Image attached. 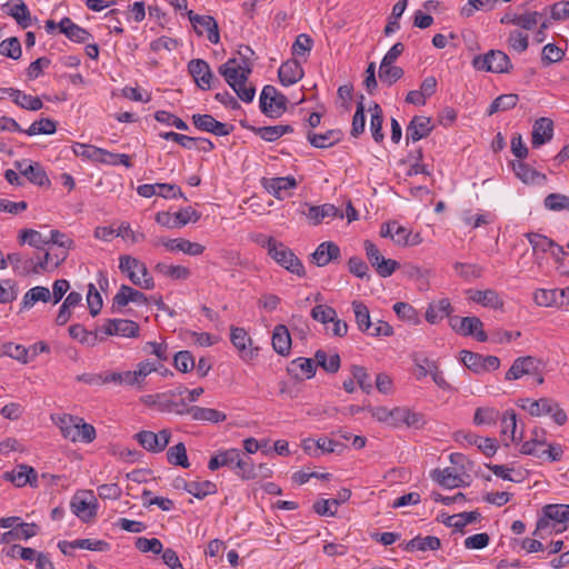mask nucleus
<instances>
[{"instance_id":"nucleus-1","label":"nucleus","mask_w":569,"mask_h":569,"mask_svg":"<svg viewBox=\"0 0 569 569\" xmlns=\"http://www.w3.org/2000/svg\"><path fill=\"white\" fill-rule=\"evenodd\" d=\"M472 67L493 73H509L512 70L510 58L501 50H489L485 54L473 57Z\"/></svg>"},{"instance_id":"nucleus-2","label":"nucleus","mask_w":569,"mask_h":569,"mask_svg":"<svg viewBox=\"0 0 569 569\" xmlns=\"http://www.w3.org/2000/svg\"><path fill=\"white\" fill-rule=\"evenodd\" d=\"M269 256L282 268L299 277L306 276L305 267L295 252L282 242L269 249Z\"/></svg>"},{"instance_id":"nucleus-3","label":"nucleus","mask_w":569,"mask_h":569,"mask_svg":"<svg viewBox=\"0 0 569 569\" xmlns=\"http://www.w3.org/2000/svg\"><path fill=\"white\" fill-rule=\"evenodd\" d=\"M450 327L459 335L468 337L473 336L477 341L485 342L488 340V335L482 329L483 323L478 317H450Z\"/></svg>"},{"instance_id":"nucleus-4","label":"nucleus","mask_w":569,"mask_h":569,"mask_svg":"<svg viewBox=\"0 0 569 569\" xmlns=\"http://www.w3.org/2000/svg\"><path fill=\"white\" fill-rule=\"evenodd\" d=\"M188 72L201 90H210L220 84L209 63L203 59H192L188 63Z\"/></svg>"},{"instance_id":"nucleus-5","label":"nucleus","mask_w":569,"mask_h":569,"mask_svg":"<svg viewBox=\"0 0 569 569\" xmlns=\"http://www.w3.org/2000/svg\"><path fill=\"white\" fill-rule=\"evenodd\" d=\"M522 401L529 402L528 412L533 417L551 415L555 422L559 426L565 425L567 421L566 412L550 398H540L538 400L525 398Z\"/></svg>"},{"instance_id":"nucleus-6","label":"nucleus","mask_w":569,"mask_h":569,"mask_svg":"<svg viewBox=\"0 0 569 569\" xmlns=\"http://www.w3.org/2000/svg\"><path fill=\"white\" fill-rule=\"evenodd\" d=\"M230 340L243 360L249 361L258 356L259 347H252V339L240 327H231Z\"/></svg>"},{"instance_id":"nucleus-7","label":"nucleus","mask_w":569,"mask_h":569,"mask_svg":"<svg viewBox=\"0 0 569 569\" xmlns=\"http://www.w3.org/2000/svg\"><path fill=\"white\" fill-rule=\"evenodd\" d=\"M541 360L536 357H519L512 362L510 369L506 372L505 379L510 381L520 379L525 375H538L539 367H541Z\"/></svg>"},{"instance_id":"nucleus-8","label":"nucleus","mask_w":569,"mask_h":569,"mask_svg":"<svg viewBox=\"0 0 569 569\" xmlns=\"http://www.w3.org/2000/svg\"><path fill=\"white\" fill-rule=\"evenodd\" d=\"M192 124L200 131L224 137L232 132L233 126L216 120L211 114L196 113L191 117Z\"/></svg>"},{"instance_id":"nucleus-9","label":"nucleus","mask_w":569,"mask_h":569,"mask_svg":"<svg viewBox=\"0 0 569 569\" xmlns=\"http://www.w3.org/2000/svg\"><path fill=\"white\" fill-rule=\"evenodd\" d=\"M188 18L198 36H202L203 31L201 28L207 30L208 32V40L211 43H219L220 41V34H219V27L216 21V19L211 16H200L194 13L192 10H189L187 12Z\"/></svg>"},{"instance_id":"nucleus-10","label":"nucleus","mask_w":569,"mask_h":569,"mask_svg":"<svg viewBox=\"0 0 569 569\" xmlns=\"http://www.w3.org/2000/svg\"><path fill=\"white\" fill-rule=\"evenodd\" d=\"M129 302L147 305L149 299L142 291L127 284H121L112 299V312H120Z\"/></svg>"},{"instance_id":"nucleus-11","label":"nucleus","mask_w":569,"mask_h":569,"mask_svg":"<svg viewBox=\"0 0 569 569\" xmlns=\"http://www.w3.org/2000/svg\"><path fill=\"white\" fill-rule=\"evenodd\" d=\"M435 126L432 124L431 118L425 116H415L406 129V142H417L423 138H427Z\"/></svg>"},{"instance_id":"nucleus-12","label":"nucleus","mask_w":569,"mask_h":569,"mask_svg":"<svg viewBox=\"0 0 569 569\" xmlns=\"http://www.w3.org/2000/svg\"><path fill=\"white\" fill-rule=\"evenodd\" d=\"M453 438L456 441L466 440L469 445L477 446L486 457L495 456L499 447L496 438H483L471 432L457 431Z\"/></svg>"},{"instance_id":"nucleus-13","label":"nucleus","mask_w":569,"mask_h":569,"mask_svg":"<svg viewBox=\"0 0 569 569\" xmlns=\"http://www.w3.org/2000/svg\"><path fill=\"white\" fill-rule=\"evenodd\" d=\"M89 493L92 495L91 492ZM91 497L92 501H87L83 495L76 493L70 501L72 512L83 522H89L97 516V499L93 496Z\"/></svg>"},{"instance_id":"nucleus-14","label":"nucleus","mask_w":569,"mask_h":569,"mask_svg":"<svg viewBox=\"0 0 569 569\" xmlns=\"http://www.w3.org/2000/svg\"><path fill=\"white\" fill-rule=\"evenodd\" d=\"M316 371L317 363L311 358L299 357L292 360L287 367L288 375L297 381L315 377Z\"/></svg>"},{"instance_id":"nucleus-15","label":"nucleus","mask_w":569,"mask_h":569,"mask_svg":"<svg viewBox=\"0 0 569 569\" xmlns=\"http://www.w3.org/2000/svg\"><path fill=\"white\" fill-rule=\"evenodd\" d=\"M553 121L550 118L541 117L537 119L532 127L531 144L539 148L549 142L553 137Z\"/></svg>"},{"instance_id":"nucleus-16","label":"nucleus","mask_w":569,"mask_h":569,"mask_svg":"<svg viewBox=\"0 0 569 569\" xmlns=\"http://www.w3.org/2000/svg\"><path fill=\"white\" fill-rule=\"evenodd\" d=\"M261 184L274 198L283 199V192H287L297 187V181L293 177H277V178H262Z\"/></svg>"},{"instance_id":"nucleus-17","label":"nucleus","mask_w":569,"mask_h":569,"mask_svg":"<svg viewBox=\"0 0 569 569\" xmlns=\"http://www.w3.org/2000/svg\"><path fill=\"white\" fill-rule=\"evenodd\" d=\"M340 254V248L337 243L325 241L317 247L311 254V259L318 267H325L329 262L338 260Z\"/></svg>"},{"instance_id":"nucleus-18","label":"nucleus","mask_w":569,"mask_h":569,"mask_svg":"<svg viewBox=\"0 0 569 569\" xmlns=\"http://www.w3.org/2000/svg\"><path fill=\"white\" fill-rule=\"evenodd\" d=\"M343 137V132L340 129H330L325 133H316L311 130L307 132V140L315 148L325 149L335 146L340 142Z\"/></svg>"},{"instance_id":"nucleus-19","label":"nucleus","mask_w":569,"mask_h":569,"mask_svg":"<svg viewBox=\"0 0 569 569\" xmlns=\"http://www.w3.org/2000/svg\"><path fill=\"white\" fill-rule=\"evenodd\" d=\"M59 31L69 40L77 43H86L90 38H92L88 30L76 24L69 17L61 19L59 22Z\"/></svg>"},{"instance_id":"nucleus-20","label":"nucleus","mask_w":569,"mask_h":569,"mask_svg":"<svg viewBox=\"0 0 569 569\" xmlns=\"http://www.w3.org/2000/svg\"><path fill=\"white\" fill-rule=\"evenodd\" d=\"M303 77V69L296 59L282 63L278 70V78L282 86H291Z\"/></svg>"},{"instance_id":"nucleus-21","label":"nucleus","mask_w":569,"mask_h":569,"mask_svg":"<svg viewBox=\"0 0 569 569\" xmlns=\"http://www.w3.org/2000/svg\"><path fill=\"white\" fill-rule=\"evenodd\" d=\"M39 527L36 523L19 522L12 529L1 535L0 542L10 543L13 540H27L34 537Z\"/></svg>"},{"instance_id":"nucleus-22","label":"nucleus","mask_w":569,"mask_h":569,"mask_svg":"<svg viewBox=\"0 0 569 569\" xmlns=\"http://www.w3.org/2000/svg\"><path fill=\"white\" fill-rule=\"evenodd\" d=\"M512 169L516 176L527 184L533 183H545L547 181V177L545 173L537 171L530 164L522 162L520 160L511 162Z\"/></svg>"},{"instance_id":"nucleus-23","label":"nucleus","mask_w":569,"mask_h":569,"mask_svg":"<svg viewBox=\"0 0 569 569\" xmlns=\"http://www.w3.org/2000/svg\"><path fill=\"white\" fill-rule=\"evenodd\" d=\"M351 497V490L348 488H341L338 491V496L335 499H321L315 502L313 510L319 516L333 517L336 511L330 509L331 506L338 507L341 503L348 501Z\"/></svg>"},{"instance_id":"nucleus-24","label":"nucleus","mask_w":569,"mask_h":569,"mask_svg":"<svg viewBox=\"0 0 569 569\" xmlns=\"http://www.w3.org/2000/svg\"><path fill=\"white\" fill-rule=\"evenodd\" d=\"M58 548L61 552H66V548H80L87 549L91 551L104 552L110 550V543L104 540H96V539H77L74 541H59Z\"/></svg>"},{"instance_id":"nucleus-25","label":"nucleus","mask_w":569,"mask_h":569,"mask_svg":"<svg viewBox=\"0 0 569 569\" xmlns=\"http://www.w3.org/2000/svg\"><path fill=\"white\" fill-rule=\"evenodd\" d=\"M16 1L14 6H10L9 2L2 4V10L12 17L22 29H27L32 23L30 10L23 0Z\"/></svg>"},{"instance_id":"nucleus-26","label":"nucleus","mask_w":569,"mask_h":569,"mask_svg":"<svg viewBox=\"0 0 569 569\" xmlns=\"http://www.w3.org/2000/svg\"><path fill=\"white\" fill-rule=\"evenodd\" d=\"M272 348L280 356H288L291 351V336L284 325H277L272 333Z\"/></svg>"},{"instance_id":"nucleus-27","label":"nucleus","mask_w":569,"mask_h":569,"mask_svg":"<svg viewBox=\"0 0 569 569\" xmlns=\"http://www.w3.org/2000/svg\"><path fill=\"white\" fill-rule=\"evenodd\" d=\"M380 236L391 238L399 246H407L409 242L410 231L398 224L397 221H389L381 226Z\"/></svg>"},{"instance_id":"nucleus-28","label":"nucleus","mask_w":569,"mask_h":569,"mask_svg":"<svg viewBox=\"0 0 569 569\" xmlns=\"http://www.w3.org/2000/svg\"><path fill=\"white\" fill-rule=\"evenodd\" d=\"M162 246H164L169 251H182L189 256H199L204 251V247L202 244L191 242L184 238L168 239V241H162Z\"/></svg>"},{"instance_id":"nucleus-29","label":"nucleus","mask_w":569,"mask_h":569,"mask_svg":"<svg viewBox=\"0 0 569 569\" xmlns=\"http://www.w3.org/2000/svg\"><path fill=\"white\" fill-rule=\"evenodd\" d=\"M460 473L461 472L455 473L451 468L435 469L431 471V478L441 487L453 489L463 486Z\"/></svg>"},{"instance_id":"nucleus-30","label":"nucleus","mask_w":569,"mask_h":569,"mask_svg":"<svg viewBox=\"0 0 569 569\" xmlns=\"http://www.w3.org/2000/svg\"><path fill=\"white\" fill-rule=\"evenodd\" d=\"M308 218L313 221V224L321 223L326 218H343L342 211L335 204L325 203L321 206H310Z\"/></svg>"},{"instance_id":"nucleus-31","label":"nucleus","mask_w":569,"mask_h":569,"mask_svg":"<svg viewBox=\"0 0 569 569\" xmlns=\"http://www.w3.org/2000/svg\"><path fill=\"white\" fill-rule=\"evenodd\" d=\"M452 310L453 309L448 298L440 299L438 302H432L428 306L426 310V320L429 323L435 325L443 319V317H450Z\"/></svg>"},{"instance_id":"nucleus-32","label":"nucleus","mask_w":569,"mask_h":569,"mask_svg":"<svg viewBox=\"0 0 569 569\" xmlns=\"http://www.w3.org/2000/svg\"><path fill=\"white\" fill-rule=\"evenodd\" d=\"M257 136L262 140L272 142L278 140L280 137L293 132V128L290 124H278L268 127H249Z\"/></svg>"},{"instance_id":"nucleus-33","label":"nucleus","mask_w":569,"mask_h":569,"mask_svg":"<svg viewBox=\"0 0 569 569\" xmlns=\"http://www.w3.org/2000/svg\"><path fill=\"white\" fill-rule=\"evenodd\" d=\"M441 547V541L438 537L435 536H427V537H420L417 536L413 539L409 540L403 549L406 551L412 552L415 550L426 551V550H438Z\"/></svg>"},{"instance_id":"nucleus-34","label":"nucleus","mask_w":569,"mask_h":569,"mask_svg":"<svg viewBox=\"0 0 569 569\" xmlns=\"http://www.w3.org/2000/svg\"><path fill=\"white\" fill-rule=\"evenodd\" d=\"M51 292L47 287L37 286L26 292L21 302V310L32 308L38 301L49 302Z\"/></svg>"},{"instance_id":"nucleus-35","label":"nucleus","mask_w":569,"mask_h":569,"mask_svg":"<svg viewBox=\"0 0 569 569\" xmlns=\"http://www.w3.org/2000/svg\"><path fill=\"white\" fill-rule=\"evenodd\" d=\"M22 176H24L31 183L39 187H50L51 184L46 170L38 162L27 164L26 169L22 171Z\"/></svg>"},{"instance_id":"nucleus-36","label":"nucleus","mask_w":569,"mask_h":569,"mask_svg":"<svg viewBox=\"0 0 569 569\" xmlns=\"http://www.w3.org/2000/svg\"><path fill=\"white\" fill-rule=\"evenodd\" d=\"M183 489L197 499H203L204 497L217 492V485L209 480L190 482L183 481Z\"/></svg>"},{"instance_id":"nucleus-37","label":"nucleus","mask_w":569,"mask_h":569,"mask_svg":"<svg viewBox=\"0 0 569 569\" xmlns=\"http://www.w3.org/2000/svg\"><path fill=\"white\" fill-rule=\"evenodd\" d=\"M351 306L355 312L358 329L361 332L368 333L369 330L373 327L368 307L362 301L359 300L352 301Z\"/></svg>"},{"instance_id":"nucleus-38","label":"nucleus","mask_w":569,"mask_h":569,"mask_svg":"<svg viewBox=\"0 0 569 569\" xmlns=\"http://www.w3.org/2000/svg\"><path fill=\"white\" fill-rule=\"evenodd\" d=\"M189 415L193 420H202L210 422H222L227 419L226 413L212 409V408H202L198 406H192L189 408Z\"/></svg>"},{"instance_id":"nucleus-39","label":"nucleus","mask_w":569,"mask_h":569,"mask_svg":"<svg viewBox=\"0 0 569 569\" xmlns=\"http://www.w3.org/2000/svg\"><path fill=\"white\" fill-rule=\"evenodd\" d=\"M119 269L122 273L127 274L130 279V274L137 276L138 270L142 277L148 276V269L143 262L131 256H121L119 258Z\"/></svg>"},{"instance_id":"nucleus-40","label":"nucleus","mask_w":569,"mask_h":569,"mask_svg":"<svg viewBox=\"0 0 569 569\" xmlns=\"http://www.w3.org/2000/svg\"><path fill=\"white\" fill-rule=\"evenodd\" d=\"M472 295L470 296V299L477 303H480L483 307H491V308H501L503 306L502 300L499 298V295L492 290H475L471 291Z\"/></svg>"},{"instance_id":"nucleus-41","label":"nucleus","mask_w":569,"mask_h":569,"mask_svg":"<svg viewBox=\"0 0 569 569\" xmlns=\"http://www.w3.org/2000/svg\"><path fill=\"white\" fill-rule=\"evenodd\" d=\"M543 518L552 520L557 523H567L569 522V505L555 503V505H546L542 508Z\"/></svg>"},{"instance_id":"nucleus-42","label":"nucleus","mask_w":569,"mask_h":569,"mask_svg":"<svg viewBox=\"0 0 569 569\" xmlns=\"http://www.w3.org/2000/svg\"><path fill=\"white\" fill-rule=\"evenodd\" d=\"M371 120H370V130L372 133V138L377 143H381L385 139V134L382 131L383 123V112L381 107L373 102L372 107H370Z\"/></svg>"},{"instance_id":"nucleus-43","label":"nucleus","mask_w":569,"mask_h":569,"mask_svg":"<svg viewBox=\"0 0 569 569\" xmlns=\"http://www.w3.org/2000/svg\"><path fill=\"white\" fill-rule=\"evenodd\" d=\"M154 271L164 277L171 278L173 280H186L191 274L190 269L187 267L172 266V264H167L164 262H158L154 266Z\"/></svg>"},{"instance_id":"nucleus-44","label":"nucleus","mask_w":569,"mask_h":569,"mask_svg":"<svg viewBox=\"0 0 569 569\" xmlns=\"http://www.w3.org/2000/svg\"><path fill=\"white\" fill-rule=\"evenodd\" d=\"M315 361L317 367L319 366L328 373H336L340 369V356L335 353L328 358L327 352L319 349L315 353Z\"/></svg>"},{"instance_id":"nucleus-45","label":"nucleus","mask_w":569,"mask_h":569,"mask_svg":"<svg viewBox=\"0 0 569 569\" xmlns=\"http://www.w3.org/2000/svg\"><path fill=\"white\" fill-rule=\"evenodd\" d=\"M69 335L71 338L79 340L81 343H88L90 346H94L97 341L104 340L103 336H99L97 332H90L79 323L69 327Z\"/></svg>"},{"instance_id":"nucleus-46","label":"nucleus","mask_w":569,"mask_h":569,"mask_svg":"<svg viewBox=\"0 0 569 569\" xmlns=\"http://www.w3.org/2000/svg\"><path fill=\"white\" fill-rule=\"evenodd\" d=\"M500 419V412L492 407L477 408L473 416V423L476 426H492Z\"/></svg>"},{"instance_id":"nucleus-47","label":"nucleus","mask_w":569,"mask_h":569,"mask_svg":"<svg viewBox=\"0 0 569 569\" xmlns=\"http://www.w3.org/2000/svg\"><path fill=\"white\" fill-rule=\"evenodd\" d=\"M53 263V258L50 252H46L43 258L40 259L37 263L33 259H28L23 261V274L36 273L39 274L42 271H50L51 264Z\"/></svg>"},{"instance_id":"nucleus-48","label":"nucleus","mask_w":569,"mask_h":569,"mask_svg":"<svg viewBox=\"0 0 569 569\" xmlns=\"http://www.w3.org/2000/svg\"><path fill=\"white\" fill-rule=\"evenodd\" d=\"M114 327L116 336L126 338H137L140 333L139 325L130 319H116V322L111 323Z\"/></svg>"},{"instance_id":"nucleus-49","label":"nucleus","mask_w":569,"mask_h":569,"mask_svg":"<svg viewBox=\"0 0 569 569\" xmlns=\"http://www.w3.org/2000/svg\"><path fill=\"white\" fill-rule=\"evenodd\" d=\"M168 462L173 466H179L182 468H188L190 466L187 449L183 442H179L172 447H170L167 451Z\"/></svg>"},{"instance_id":"nucleus-50","label":"nucleus","mask_w":569,"mask_h":569,"mask_svg":"<svg viewBox=\"0 0 569 569\" xmlns=\"http://www.w3.org/2000/svg\"><path fill=\"white\" fill-rule=\"evenodd\" d=\"M460 361L475 373H483L485 356L469 350L460 351Z\"/></svg>"},{"instance_id":"nucleus-51","label":"nucleus","mask_w":569,"mask_h":569,"mask_svg":"<svg viewBox=\"0 0 569 569\" xmlns=\"http://www.w3.org/2000/svg\"><path fill=\"white\" fill-rule=\"evenodd\" d=\"M78 417H73L71 415H64L59 420V427L62 436L66 439H69L73 442L79 440V431H78Z\"/></svg>"},{"instance_id":"nucleus-52","label":"nucleus","mask_w":569,"mask_h":569,"mask_svg":"<svg viewBox=\"0 0 569 569\" xmlns=\"http://www.w3.org/2000/svg\"><path fill=\"white\" fill-rule=\"evenodd\" d=\"M232 90L236 92L238 98L246 102H252L254 94H256V87L251 82H241L240 79L230 80V82H227Z\"/></svg>"},{"instance_id":"nucleus-53","label":"nucleus","mask_w":569,"mask_h":569,"mask_svg":"<svg viewBox=\"0 0 569 569\" xmlns=\"http://www.w3.org/2000/svg\"><path fill=\"white\" fill-rule=\"evenodd\" d=\"M365 97L360 96V100L357 103L356 112L352 117V124L350 134L355 138H358L360 134L365 132L366 127V113H365Z\"/></svg>"},{"instance_id":"nucleus-54","label":"nucleus","mask_w":569,"mask_h":569,"mask_svg":"<svg viewBox=\"0 0 569 569\" xmlns=\"http://www.w3.org/2000/svg\"><path fill=\"white\" fill-rule=\"evenodd\" d=\"M236 473L243 480H252L259 477V472L257 471V468L253 465L251 458H242L241 453L239 455L236 465Z\"/></svg>"},{"instance_id":"nucleus-55","label":"nucleus","mask_w":569,"mask_h":569,"mask_svg":"<svg viewBox=\"0 0 569 569\" xmlns=\"http://www.w3.org/2000/svg\"><path fill=\"white\" fill-rule=\"evenodd\" d=\"M403 69L393 64H387L383 66V63H380L379 68V79L382 83L387 84L388 87H391L393 83H396L399 79L403 77Z\"/></svg>"},{"instance_id":"nucleus-56","label":"nucleus","mask_w":569,"mask_h":569,"mask_svg":"<svg viewBox=\"0 0 569 569\" xmlns=\"http://www.w3.org/2000/svg\"><path fill=\"white\" fill-rule=\"evenodd\" d=\"M0 54L13 60L21 58L22 50L20 40L17 37H10L0 42Z\"/></svg>"},{"instance_id":"nucleus-57","label":"nucleus","mask_w":569,"mask_h":569,"mask_svg":"<svg viewBox=\"0 0 569 569\" xmlns=\"http://www.w3.org/2000/svg\"><path fill=\"white\" fill-rule=\"evenodd\" d=\"M57 130V122L49 118H41L39 121H34L24 133L28 136L36 134H52Z\"/></svg>"},{"instance_id":"nucleus-58","label":"nucleus","mask_w":569,"mask_h":569,"mask_svg":"<svg viewBox=\"0 0 569 569\" xmlns=\"http://www.w3.org/2000/svg\"><path fill=\"white\" fill-rule=\"evenodd\" d=\"M543 206L550 211H569V196L562 193H549L543 199Z\"/></svg>"},{"instance_id":"nucleus-59","label":"nucleus","mask_w":569,"mask_h":569,"mask_svg":"<svg viewBox=\"0 0 569 569\" xmlns=\"http://www.w3.org/2000/svg\"><path fill=\"white\" fill-rule=\"evenodd\" d=\"M134 439L147 451L154 452V453L160 452V445H159V442H157L158 439H157V436L154 432L142 430L134 435Z\"/></svg>"},{"instance_id":"nucleus-60","label":"nucleus","mask_w":569,"mask_h":569,"mask_svg":"<svg viewBox=\"0 0 569 569\" xmlns=\"http://www.w3.org/2000/svg\"><path fill=\"white\" fill-rule=\"evenodd\" d=\"M526 237L535 251L540 250L541 252H548L556 246L552 239L540 233L529 232Z\"/></svg>"},{"instance_id":"nucleus-61","label":"nucleus","mask_w":569,"mask_h":569,"mask_svg":"<svg viewBox=\"0 0 569 569\" xmlns=\"http://www.w3.org/2000/svg\"><path fill=\"white\" fill-rule=\"evenodd\" d=\"M173 366L180 372H189L196 366L194 358L188 350L179 351L173 357Z\"/></svg>"},{"instance_id":"nucleus-62","label":"nucleus","mask_w":569,"mask_h":569,"mask_svg":"<svg viewBox=\"0 0 569 569\" xmlns=\"http://www.w3.org/2000/svg\"><path fill=\"white\" fill-rule=\"evenodd\" d=\"M136 548L141 552H152L154 555L162 553L163 546L162 542L158 538H146L139 537L134 542Z\"/></svg>"},{"instance_id":"nucleus-63","label":"nucleus","mask_w":569,"mask_h":569,"mask_svg":"<svg viewBox=\"0 0 569 569\" xmlns=\"http://www.w3.org/2000/svg\"><path fill=\"white\" fill-rule=\"evenodd\" d=\"M201 218V213L192 207H187L174 213L173 227H183L189 222H197Z\"/></svg>"},{"instance_id":"nucleus-64","label":"nucleus","mask_w":569,"mask_h":569,"mask_svg":"<svg viewBox=\"0 0 569 569\" xmlns=\"http://www.w3.org/2000/svg\"><path fill=\"white\" fill-rule=\"evenodd\" d=\"M351 373L353 379L357 381L361 390L366 393H370L372 390V385L370 380V376L367 372V369L362 366L353 365L351 367Z\"/></svg>"}]
</instances>
